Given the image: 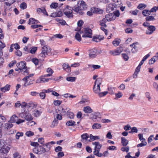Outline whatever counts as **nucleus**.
Wrapping results in <instances>:
<instances>
[{"label": "nucleus", "instance_id": "nucleus-1", "mask_svg": "<svg viewBox=\"0 0 158 158\" xmlns=\"http://www.w3.org/2000/svg\"><path fill=\"white\" fill-rule=\"evenodd\" d=\"M77 7H75L73 10L79 15H82L84 13L82 11V10H86L87 8V5L83 1H79L77 2Z\"/></svg>", "mask_w": 158, "mask_h": 158}, {"label": "nucleus", "instance_id": "nucleus-2", "mask_svg": "<svg viewBox=\"0 0 158 158\" xmlns=\"http://www.w3.org/2000/svg\"><path fill=\"white\" fill-rule=\"evenodd\" d=\"M51 49L49 47L44 46L42 48L41 52L39 56L40 58H44L48 54L51 52Z\"/></svg>", "mask_w": 158, "mask_h": 158}, {"label": "nucleus", "instance_id": "nucleus-3", "mask_svg": "<svg viewBox=\"0 0 158 158\" xmlns=\"http://www.w3.org/2000/svg\"><path fill=\"white\" fill-rule=\"evenodd\" d=\"M18 68L21 69L22 71L24 72V74L26 75L28 74V72L27 71L26 63L24 61H21L18 63L16 64Z\"/></svg>", "mask_w": 158, "mask_h": 158}, {"label": "nucleus", "instance_id": "nucleus-4", "mask_svg": "<svg viewBox=\"0 0 158 158\" xmlns=\"http://www.w3.org/2000/svg\"><path fill=\"white\" fill-rule=\"evenodd\" d=\"M33 151L34 153L38 154H41L45 153L46 150L41 146L34 148L33 149Z\"/></svg>", "mask_w": 158, "mask_h": 158}, {"label": "nucleus", "instance_id": "nucleus-5", "mask_svg": "<svg viewBox=\"0 0 158 158\" xmlns=\"http://www.w3.org/2000/svg\"><path fill=\"white\" fill-rule=\"evenodd\" d=\"M73 9H72L71 7L67 6L63 10L64 14L68 18L72 17H73L72 10H73Z\"/></svg>", "mask_w": 158, "mask_h": 158}, {"label": "nucleus", "instance_id": "nucleus-6", "mask_svg": "<svg viewBox=\"0 0 158 158\" xmlns=\"http://www.w3.org/2000/svg\"><path fill=\"white\" fill-rule=\"evenodd\" d=\"M83 33V34L82 35V37L92 38V31L90 29L88 28H85Z\"/></svg>", "mask_w": 158, "mask_h": 158}, {"label": "nucleus", "instance_id": "nucleus-7", "mask_svg": "<svg viewBox=\"0 0 158 158\" xmlns=\"http://www.w3.org/2000/svg\"><path fill=\"white\" fill-rule=\"evenodd\" d=\"M102 12V11L99 10L97 8H92L90 11H87V14L88 15L91 16L93 15V13H101Z\"/></svg>", "mask_w": 158, "mask_h": 158}, {"label": "nucleus", "instance_id": "nucleus-8", "mask_svg": "<svg viewBox=\"0 0 158 158\" xmlns=\"http://www.w3.org/2000/svg\"><path fill=\"white\" fill-rule=\"evenodd\" d=\"M31 80V79L29 78V76H26L24 77L23 79V80L25 81V82L24 84V86H27L29 85H31L33 84V81L34 80H32V81H29V80Z\"/></svg>", "mask_w": 158, "mask_h": 158}, {"label": "nucleus", "instance_id": "nucleus-9", "mask_svg": "<svg viewBox=\"0 0 158 158\" xmlns=\"http://www.w3.org/2000/svg\"><path fill=\"white\" fill-rule=\"evenodd\" d=\"M23 114L24 115L23 118L27 121H31L33 119V117L29 111H25Z\"/></svg>", "mask_w": 158, "mask_h": 158}, {"label": "nucleus", "instance_id": "nucleus-10", "mask_svg": "<svg viewBox=\"0 0 158 158\" xmlns=\"http://www.w3.org/2000/svg\"><path fill=\"white\" fill-rule=\"evenodd\" d=\"M156 29V28L154 26L151 25L147 28L146 33L147 35H151L155 31Z\"/></svg>", "mask_w": 158, "mask_h": 158}, {"label": "nucleus", "instance_id": "nucleus-11", "mask_svg": "<svg viewBox=\"0 0 158 158\" xmlns=\"http://www.w3.org/2000/svg\"><path fill=\"white\" fill-rule=\"evenodd\" d=\"M89 102V100L88 98L82 97L81 101L78 103V104L83 105H88Z\"/></svg>", "mask_w": 158, "mask_h": 158}, {"label": "nucleus", "instance_id": "nucleus-12", "mask_svg": "<svg viewBox=\"0 0 158 158\" xmlns=\"http://www.w3.org/2000/svg\"><path fill=\"white\" fill-rule=\"evenodd\" d=\"M6 1L4 3V6L5 9V10H6V9L9 6H10L14 2H15V0H6Z\"/></svg>", "mask_w": 158, "mask_h": 158}, {"label": "nucleus", "instance_id": "nucleus-13", "mask_svg": "<svg viewBox=\"0 0 158 158\" xmlns=\"http://www.w3.org/2000/svg\"><path fill=\"white\" fill-rule=\"evenodd\" d=\"M107 21H111L112 20H115L116 19L115 15L112 13L107 14L105 16Z\"/></svg>", "mask_w": 158, "mask_h": 158}, {"label": "nucleus", "instance_id": "nucleus-14", "mask_svg": "<svg viewBox=\"0 0 158 158\" xmlns=\"http://www.w3.org/2000/svg\"><path fill=\"white\" fill-rule=\"evenodd\" d=\"M10 149V148L9 147L6 146H4L0 149V153L1 154H6L8 152Z\"/></svg>", "mask_w": 158, "mask_h": 158}, {"label": "nucleus", "instance_id": "nucleus-15", "mask_svg": "<svg viewBox=\"0 0 158 158\" xmlns=\"http://www.w3.org/2000/svg\"><path fill=\"white\" fill-rule=\"evenodd\" d=\"M33 114L35 117H38L41 114L42 111L40 109H35L32 111Z\"/></svg>", "mask_w": 158, "mask_h": 158}, {"label": "nucleus", "instance_id": "nucleus-16", "mask_svg": "<svg viewBox=\"0 0 158 158\" xmlns=\"http://www.w3.org/2000/svg\"><path fill=\"white\" fill-rule=\"evenodd\" d=\"M122 52L121 48H118L115 50L113 51H110V53L114 56H116L119 55Z\"/></svg>", "mask_w": 158, "mask_h": 158}, {"label": "nucleus", "instance_id": "nucleus-17", "mask_svg": "<svg viewBox=\"0 0 158 158\" xmlns=\"http://www.w3.org/2000/svg\"><path fill=\"white\" fill-rule=\"evenodd\" d=\"M138 42H136L135 43H133L131 44H130V46L132 48L131 49V52L133 53H135L137 52L138 50V47L136 46V44H138Z\"/></svg>", "mask_w": 158, "mask_h": 158}, {"label": "nucleus", "instance_id": "nucleus-18", "mask_svg": "<svg viewBox=\"0 0 158 158\" xmlns=\"http://www.w3.org/2000/svg\"><path fill=\"white\" fill-rule=\"evenodd\" d=\"M97 51L95 49H93L90 50L89 56L90 58L95 57L96 56Z\"/></svg>", "mask_w": 158, "mask_h": 158}, {"label": "nucleus", "instance_id": "nucleus-19", "mask_svg": "<svg viewBox=\"0 0 158 158\" xmlns=\"http://www.w3.org/2000/svg\"><path fill=\"white\" fill-rule=\"evenodd\" d=\"M62 67L68 73L71 71V68L68 63H64L63 64Z\"/></svg>", "mask_w": 158, "mask_h": 158}, {"label": "nucleus", "instance_id": "nucleus-20", "mask_svg": "<svg viewBox=\"0 0 158 158\" xmlns=\"http://www.w3.org/2000/svg\"><path fill=\"white\" fill-rule=\"evenodd\" d=\"M83 111L86 113L90 114L93 112V110L89 106H87L83 108Z\"/></svg>", "mask_w": 158, "mask_h": 158}, {"label": "nucleus", "instance_id": "nucleus-21", "mask_svg": "<svg viewBox=\"0 0 158 158\" xmlns=\"http://www.w3.org/2000/svg\"><path fill=\"white\" fill-rule=\"evenodd\" d=\"M92 144L95 146L94 149L100 150L102 147V145L98 142H93Z\"/></svg>", "mask_w": 158, "mask_h": 158}, {"label": "nucleus", "instance_id": "nucleus-22", "mask_svg": "<svg viewBox=\"0 0 158 158\" xmlns=\"http://www.w3.org/2000/svg\"><path fill=\"white\" fill-rule=\"evenodd\" d=\"M89 136L88 134L85 133L81 135V141L82 142H84L86 141H88V138L89 137Z\"/></svg>", "mask_w": 158, "mask_h": 158}, {"label": "nucleus", "instance_id": "nucleus-23", "mask_svg": "<svg viewBox=\"0 0 158 158\" xmlns=\"http://www.w3.org/2000/svg\"><path fill=\"white\" fill-rule=\"evenodd\" d=\"M121 140V143L123 146H126L129 143V141L124 137H122Z\"/></svg>", "mask_w": 158, "mask_h": 158}, {"label": "nucleus", "instance_id": "nucleus-24", "mask_svg": "<svg viewBox=\"0 0 158 158\" xmlns=\"http://www.w3.org/2000/svg\"><path fill=\"white\" fill-rule=\"evenodd\" d=\"M18 119V117L15 114L13 115L10 118L9 122L10 123H15Z\"/></svg>", "mask_w": 158, "mask_h": 158}, {"label": "nucleus", "instance_id": "nucleus-25", "mask_svg": "<svg viewBox=\"0 0 158 158\" xmlns=\"http://www.w3.org/2000/svg\"><path fill=\"white\" fill-rule=\"evenodd\" d=\"M93 89L94 92L96 94H98L100 91V85H94Z\"/></svg>", "mask_w": 158, "mask_h": 158}, {"label": "nucleus", "instance_id": "nucleus-26", "mask_svg": "<svg viewBox=\"0 0 158 158\" xmlns=\"http://www.w3.org/2000/svg\"><path fill=\"white\" fill-rule=\"evenodd\" d=\"M141 67L138 66L135 69V72L133 75V78H136L137 77L138 73L140 72Z\"/></svg>", "mask_w": 158, "mask_h": 158}, {"label": "nucleus", "instance_id": "nucleus-27", "mask_svg": "<svg viewBox=\"0 0 158 158\" xmlns=\"http://www.w3.org/2000/svg\"><path fill=\"white\" fill-rule=\"evenodd\" d=\"M37 106V105L35 104L31 101L27 103V108H31V109L35 108Z\"/></svg>", "mask_w": 158, "mask_h": 158}, {"label": "nucleus", "instance_id": "nucleus-28", "mask_svg": "<svg viewBox=\"0 0 158 158\" xmlns=\"http://www.w3.org/2000/svg\"><path fill=\"white\" fill-rule=\"evenodd\" d=\"M100 139L99 137L97 136H93L92 135H90V139H89V141H92L96 139Z\"/></svg>", "mask_w": 158, "mask_h": 158}, {"label": "nucleus", "instance_id": "nucleus-29", "mask_svg": "<svg viewBox=\"0 0 158 158\" xmlns=\"http://www.w3.org/2000/svg\"><path fill=\"white\" fill-rule=\"evenodd\" d=\"M6 123L4 125V127L5 129L8 130V129H10L13 126V124L11 123Z\"/></svg>", "mask_w": 158, "mask_h": 158}, {"label": "nucleus", "instance_id": "nucleus-30", "mask_svg": "<svg viewBox=\"0 0 158 158\" xmlns=\"http://www.w3.org/2000/svg\"><path fill=\"white\" fill-rule=\"evenodd\" d=\"M6 45L5 43L2 42L1 41H0V56H2L3 54L2 49Z\"/></svg>", "mask_w": 158, "mask_h": 158}, {"label": "nucleus", "instance_id": "nucleus-31", "mask_svg": "<svg viewBox=\"0 0 158 158\" xmlns=\"http://www.w3.org/2000/svg\"><path fill=\"white\" fill-rule=\"evenodd\" d=\"M102 127L101 124L97 123H94L92 126V128L93 129H100Z\"/></svg>", "mask_w": 158, "mask_h": 158}, {"label": "nucleus", "instance_id": "nucleus-32", "mask_svg": "<svg viewBox=\"0 0 158 158\" xmlns=\"http://www.w3.org/2000/svg\"><path fill=\"white\" fill-rule=\"evenodd\" d=\"M10 86L9 85H7L4 87L1 88V90L3 92H5L6 91H9L10 89Z\"/></svg>", "mask_w": 158, "mask_h": 158}, {"label": "nucleus", "instance_id": "nucleus-33", "mask_svg": "<svg viewBox=\"0 0 158 158\" xmlns=\"http://www.w3.org/2000/svg\"><path fill=\"white\" fill-rule=\"evenodd\" d=\"M38 23V21L35 20L33 18H31L29 19L28 24H35L37 23Z\"/></svg>", "mask_w": 158, "mask_h": 158}, {"label": "nucleus", "instance_id": "nucleus-34", "mask_svg": "<svg viewBox=\"0 0 158 158\" xmlns=\"http://www.w3.org/2000/svg\"><path fill=\"white\" fill-rule=\"evenodd\" d=\"M94 155L99 157H101L102 156V154L99 153V150L94 149Z\"/></svg>", "mask_w": 158, "mask_h": 158}, {"label": "nucleus", "instance_id": "nucleus-35", "mask_svg": "<svg viewBox=\"0 0 158 158\" xmlns=\"http://www.w3.org/2000/svg\"><path fill=\"white\" fill-rule=\"evenodd\" d=\"M142 14L145 16L149 15L151 13V11L150 10H145L142 11Z\"/></svg>", "mask_w": 158, "mask_h": 158}, {"label": "nucleus", "instance_id": "nucleus-36", "mask_svg": "<svg viewBox=\"0 0 158 158\" xmlns=\"http://www.w3.org/2000/svg\"><path fill=\"white\" fill-rule=\"evenodd\" d=\"M115 6L116 7H119L121 4V2L120 0H113Z\"/></svg>", "mask_w": 158, "mask_h": 158}, {"label": "nucleus", "instance_id": "nucleus-37", "mask_svg": "<svg viewBox=\"0 0 158 158\" xmlns=\"http://www.w3.org/2000/svg\"><path fill=\"white\" fill-rule=\"evenodd\" d=\"M40 98L43 99H45L46 97V94L43 91V90H42V92L39 93Z\"/></svg>", "mask_w": 158, "mask_h": 158}, {"label": "nucleus", "instance_id": "nucleus-38", "mask_svg": "<svg viewBox=\"0 0 158 158\" xmlns=\"http://www.w3.org/2000/svg\"><path fill=\"white\" fill-rule=\"evenodd\" d=\"M55 20L57 22H59L60 24L62 25H64L66 23L65 21L63 19H60L59 18H56Z\"/></svg>", "mask_w": 158, "mask_h": 158}, {"label": "nucleus", "instance_id": "nucleus-39", "mask_svg": "<svg viewBox=\"0 0 158 158\" xmlns=\"http://www.w3.org/2000/svg\"><path fill=\"white\" fill-rule=\"evenodd\" d=\"M120 40L119 39H115L113 41L112 43L115 46H118L120 43Z\"/></svg>", "mask_w": 158, "mask_h": 158}, {"label": "nucleus", "instance_id": "nucleus-40", "mask_svg": "<svg viewBox=\"0 0 158 158\" xmlns=\"http://www.w3.org/2000/svg\"><path fill=\"white\" fill-rule=\"evenodd\" d=\"M102 82V79L101 78H97L95 81V85H100Z\"/></svg>", "mask_w": 158, "mask_h": 158}, {"label": "nucleus", "instance_id": "nucleus-41", "mask_svg": "<svg viewBox=\"0 0 158 158\" xmlns=\"http://www.w3.org/2000/svg\"><path fill=\"white\" fill-rule=\"evenodd\" d=\"M75 38L79 42H80L81 41V37L78 32H77L76 34L75 35Z\"/></svg>", "mask_w": 158, "mask_h": 158}, {"label": "nucleus", "instance_id": "nucleus-42", "mask_svg": "<svg viewBox=\"0 0 158 158\" xmlns=\"http://www.w3.org/2000/svg\"><path fill=\"white\" fill-rule=\"evenodd\" d=\"M76 80V77H67L66 80L68 81L73 82L75 81Z\"/></svg>", "mask_w": 158, "mask_h": 158}, {"label": "nucleus", "instance_id": "nucleus-43", "mask_svg": "<svg viewBox=\"0 0 158 158\" xmlns=\"http://www.w3.org/2000/svg\"><path fill=\"white\" fill-rule=\"evenodd\" d=\"M75 122L72 120H70L69 121H68L66 123V124L67 125L69 126H73L75 125Z\"/></svg>", "mask_w": 158, "mask_h": 158}, {"label": "nucleus", "instance_id": "nucleus-44", "mask_svg": "<svg viewBox=\"0 0 158 158\" xmlns=\"http://www.w3.org/2000/svg\"><path fill=\"white\" fill-rule=\"evenodd\" d=\"M23 132H18L15 136L16 139H19L20 137L23 136Z\"/></svg>", "mask_w": 158, "mask_h": 158}, {"label": "nucleus", "instance_id": "nucleus-45", "mask_svg": "<svg viewBox=\"0 0 158 158\" xmlns=\"http://www.w3.org/2000/svg\"><path fill=\"white\" fill-rule=\"evenodd\" d=\"M131 131L129 132L130 133L138 132V130L137 128L135 127H134L131 128Z\"/></svg>", "mask_w": 158, "mask_h": 158}, {"label": "nucleus", "instance_id": "nucleus-46", "mask_svg": "<svg viewBox=\"0 0 158 158\" xmlns=\"http://www.w3.org/2000/svg\"><path fill=\"white\" fill-rule=\"evenodd\" d=\"M108 93V92L105 91L102 92H99L98 94V96L99 97H101L106 96Z\"/></svg>", "mask_w": 158, "mask_h": 158}, {"label": "nucleus", "instance_id": "nucleus-47", "mask_svg": "<svg viewBox=\"0 0 158 158\" xmlns=\"http://www.w3.org/2000/svg\"><path fill=\"white\" fill-rule=\"evenodd\" d=\"M25 134L28 137H30L33 135H34V133L33 132L31 131H28L26 132Z\"/></svg>", "mask_w": 158, "mask_h": 158}, {"label": "nucleus", "instance_id": "nucleus-48", "mask_svg": "<svg viewBox=\"0 0 158 158\" xmlns=\"http://www.w3.org/2000/svg\"><path fill=\"white\" fill-rule=\"evenodd\" d=\"M146 5L144 4L140 3L139 4L137 7L139 9H143L146 7Z\"/></svg>", "mask_w": 158, "mask_h": 158}, {"label": "nucleus", "instance_id": "nucleus-49", "mask_svg": "<svg viewBox=\"0 0 158 158\" xmlns=\"http://www.w3.org/2000/svg\"><path fill=\"white\" fill-rule=\"evenodd\" d=\"M112 6H113L112 4H110L106 8L107 10H108L109 12L113 11L114 10V7Z\"/></svg>", "mask_w": 158, "mask_h": 158}, {"label": "nucleus", "instance_id": "nucleus-50", "mask_svg": "<svg viewBox=\"0 0 158 158\" xmlns=\"http://www.w3.org/2000/svg\"><path fill=\"white\" fill-rule=\"evenodd\" d=\"M121 150L123 152H127L129 151V147L128 146L126 147H122L121 148Z\"/></svg>", "mask_w": 158, "mask_h": 158}, {"label": "nucleus", "instance_id": "nucleus-51", "mask_svg": "<svg viewBox=\"0 0 158 158\" xmlns=\"http://www.w3.org/2000/svg\"><path fill=\"white\" fill-rule=\"evenodd\" d=\"M139 139L142 142H143L145 141V139L143 137V134H139L138 135Z\"/></svg>", "mask_w": 158, "mask_h": 158}, {"label": "nucleus", "instance_id": "nucleus-52", "mask_svg": "<svg viewBox=\"0 0 158 158\" xmlns=\"http://www.w3.org/2000/svg\"><path fill=\"white\" fill-rule=\"evenodd\" d=\"M156 61L155 56L152 57L150 59L149 61V64H153Z\"/></svg>", "mask_w": 158, "mask_h": 158}, {"label": "nucleus", "instance_id": "nucleus-53", "mask_svg": "<svg viewBox=\"0 0 158 158\" xmlns=\"http://www.w3.org/2000/svg\"><path fill=\"white\" fill-rule=\"evenodd\" d=\"M154 18L152 16H149L146 18V21H153L155 20Z\"/></svg>", "mask_w": 158, "mask_h": 158}, {"label": "nucleus", "instance_id": "nucleus-54", "mask_svg": "<svg viewBox=\"0 0 158 158\" xmlns=\"http://www.w3.org/2000/svg\"><path fill=\"white\" fill-rule=\"evenodd\" d=\"M147 144V143L146 142H143V143H140L138 144L137 145V147L138 148L139 147H142L143 146H146Z\"/></svg>", "mask_w": 158, "mask_h": 158}, {"label": "nucleus", "instance_id": "nucleus-55", "mask_svg": "<svg viewBox=\"0 0 158 158\" xmlns=\"http://www.w3.org/2000/svg\"><path fill=\"white\" fill-rule=\"evenodd\" d=\"M62 102V101L58 100L54 101V104L56 106H59Z\"/></svg>", "mask_w": 158, "mask_h": 158}, {"label": "nucleus", "instance_id": "nucleus-56", "mask_svg": "<svg viewBox=\"0 0 158 158\" xmlns=\"http://www.w3.org/2000/svg\"><path fill=\"white\" fill-rule=\"evenodd\" d=\"M68 116L69 117L70 119L73 118L74 116V114L73 112H68Z\"/></svg>", "mask_w": 158, "mask_h": 158}, {"label": "nucleus", "instance_id": "nucleus-57", "mask_svg": "<svg viewBox=\"0 0 158 158\" xmlns=\"http://www.w3.org/2000/svg\"><path fill=\"white\" fill-rule=\"evenodd\" d=\"M123 57L125 61L129 59L128 56L126 53L122 54Z\"/></svg>", "mask_w": 158, "mask_h": 158}, {"label": "nucleus", "instance_id": "nucleus-58", "mask_svg": "<svg viewBox=\"0 0 158 158\" xmlns=\"http://www.w3.org/2000/svg\"><path fill=\"white\" fill-rule=\"evenodd\" d=\"M20 7L21 8L24 9L27 7V5L26 3L23 2L20 5Z\"/></svg>", "mask_w": 158, "mask_h": 158}, {"label": "nucleus", "instance_id": "nucleus-59", "mask_svg": "<svg viewBox=\"0 0 158 158\" xmlns=\"http://www.w3.org/2000/svg\"><path fill=\"white\" fill-rule=\"evenodd\" d=\"M16 63V61L14 60L10 62L8 64V66L10 68L13 67L15 64Z\"/></svg>", "mask_w": 158, "mask_h": 158}, {"label": "nucleus", "instance_id": "nucleus-60", "mask_svg": "<svg viewBox=\"0 0 158 158\" xmlns=\"http://www.w3.org/2000/svg\"><path fill=\"white\" fill-rule=\"evenodd\" d=\"M39 94V93L36 91H31L30 92V95L32 96H36Z\"/></svg>", "mask_w": 158, "mask_h": 158}, {"label": "nucleus", "instance_id": "nucleus-61", "mask_svg": "<svg viewBox=\"0 0 158 158\" xmlns=\"http://www.w3.org/2000/svg\"><path fill=\"white\" fill-rule=\"evenodd\" d=\"M13 157L14 158H20L21 156L19 153L16 152L13 154Z\"/></svg>", "mask_w": 158, "mask_h": 158}, {"label": "nucleus", "instance_id": "nucleus-62", "mask_svg": "<svg viewBox=\"0 0 158 158\" xmlns=\"http://www.w3.org/2000/svg\"><path fill=\"white\" fill-rule=\"evenodd\" d=\"M32 61L36 65L38 64L39 62L37 58H33L32 59Z\"/></svg>", "mask_w": 158, "mask_h": 158}, {"label": "nucleus", "instance_id": "nucleus-63", "mask_svg": "<svg viewBox=\"0 0 158 158\" xmlns=\"http://www.w3.org/2000/svg\"><path fill=\"white\" fill-rule=\"evenodd\" d=\"M58 4L57 3H52L50 7L51 8H55L58 6Z\"/></svg>", "mask_w": 158, "mask_h": 158}, {"label": "nucleus", "instance_id": "nucleus-64", "mask_svg": "<svg viewBox=\"0 0 158 158\" xmlns=\"http://www.w3.org/2000/svg\"><path fill=\"white\" fill-rule=\"evenodd\" d=\"M116 98H121L123 95L122 93L119 92L118 93H116L115 94Z\"/></svg>", "mask_w": 158, "mask_h": 158}]
</instances>
